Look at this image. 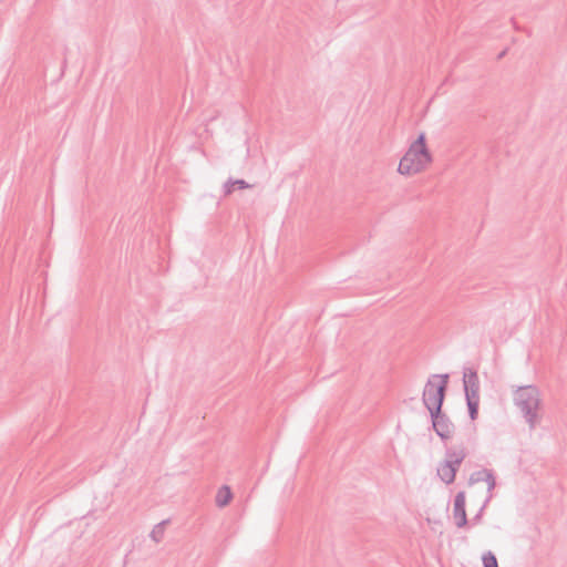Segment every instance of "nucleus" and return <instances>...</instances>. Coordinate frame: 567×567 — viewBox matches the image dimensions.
<instances>
[{"label":"nucleus","mask_w":567,"mask_h":567,"mask_svg":"<svg viewBox=\"0 0 567 567\" xmlns=\"http://www.w3.org/2000/svg\"><path fill=\"white\" fill-rule=\"evenodd\" d=\"M432 163V153L425 133L413 140L399 162L398 172L404 176H413L424 172Z\"/></svg>","instance_id":"nucleus-1"},{"label":"nucleus","mask_w":567,"mask_h":567,"mask_svg":"<svg viewBox=\"0 0 567 567\" xmlns=\"http://www.w3.org/2000/svg\"><path fill=\"white\" fill-rule=\"evenodd\" d=\"M515 406L525 422L534 427L542 419V398L537 388L532 385L518 388L513 395Z\"/></svg>","instance_id":"nucleus-2"},{"label":"nucleus","mask_w":567,"mask_h":567,"mask_svg":"<svg viewBox=\"0 0 567 567\" xmlns=\"http://www.w3.org/2000/svg\"><path fill=\"white\" fill-rule=\"evenodd\" d=\"M494 486L495 480L493 475L488 471L482 470L471 476L467 494L471 498L484 504L489 498V494Z\"/></svg>","instance_id":"nucleus-3"},{"label":"nucleus","mask_w":567,"mask_h":567,"mask_svg":"<svg viewBox=\"0 0 567 567\" xmlns=\"http://www.w3.org/2000/svg\"><path fill=\"white\" fill-rule=\"evenodd\" d=\"M445 388L446 381L441 377H434L426 383L423 396L431 415L441 412Z\"/></svg>","instance_id":"nucleus-4"},{"label":"nucleus","mask_w":567,"mask_h":567,"mask_svg":"<svg viewBox=\"0 0 567 567\" xmlns=\"http://www.w3.org/2000/svg\"><path fill=\"white\" fill-rule=\"evenodd\" d=\"M464 457L465 452L463 450H453L447 455V458L440 463L437 474L444 483L450 484L454 482L456 471Z\"/></svg>","instance_id":"nucleus-5"},{"label":"nucleus","mask_w":567,"mask_h":567,"mask_svg":"<svg viewBox=\"0 0 567 567\" xmlns=\"http://www.w3.org/2000/svg\"><path fill=\"white\" fill-rule=\"evenodd\" d=\"M466 401L470 413V420L473 422L477 419L480 409V384L476 374H471L465 381Z\"/></svg>","instance_id":"nucleus-6"},{"label":"nucleus","mask_w":567,"mask_h":567,"mask_svg":"<svg viewBox=\"0 0 567 567\" xmlns=\"http://www.w3.org/2000/svg\"><path fill=\"white\" fill-rule=\"evenodd\" d=\"M432 419L433 427L442 439H450L454 434L455 426L447 415L437 412Z\"/></svg>","instance_id":"nucleus-7"},{"label":"nucleus","mask_w":567,"mask_h":567,"mask_svg":"<svg viewBox=\"0 0 567 567\" xmlns=\"http://www.w3.org/2000/svg\"><path fill=\"white\" fill-rule=\"evenodd\" d=\"M454 519L458 527L466 524L465 494L458 493L454 502Z\"/></svg>","instance_id":"nucleus-8"},{"label":"nucleus","mask_w":567,"mask_h":567,"mask_svg":"<svg viewBox=\"0 0 567 567\" xmlns=\"http://www.w3.org/2000/svg\"><path fill=\"white\" fill-rule=\"evenodd\" d=\"M231 499L233 493L229 486L224 485L220 488H218L215 496V503L218 507L227 506Z\"/></svg>","instance_id":"nucleus-9"},{"label":"nucleus","mask_w":567,"mask_h":567,"mask_svg":"<svg viewBox=\"0 0 567 567\" xmlns=\"http://www.w3.org/2000/svg\"><path fill=\"white\" fill-rule=\"evenodd\" d=\"M249 185L243 181V179H237L235 182H231L227 185V194H230L231 192H234L236 188H239V189H245V188H248Z\"/></svg>","instance_id":"nucleus-10"},{"label":"nucleus","mask_w":567,"mask_h":567,"mask_svg":"<svg viewBox=\"0 0 567 567\" xmlns=\"http://www.w3.org/2000/svg\"><path fill=\"white\" fill-rule=\"evenodd\" d=\"M483 564L484 567H498L496 557L491 553H487L483 556Z\"/></svg>","instance_id":"nucleus-11"}]
</instances>
